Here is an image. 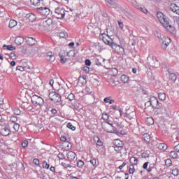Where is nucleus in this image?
<instances>
[{
	"mask_svg": "<svg viewBox=\"0 0 179 179\" xmlns=\"http://www.w3.org/2000/svg\"><path fill=\"white\" fill-rule=\"evenodd\" d=\"M110 99H111V96L106 97V98L103 99V101H104L105 103H108V101H110Z\"/></svg>",
	"mask_w": 179,
	"mask_h": 179,
	"instance_id": "nucleus-63",
	"label": "nucleus"
},
{
	"mask_svg": "<svg viewBox=\"0 0 179 179\" xmlns=\"http://www.w3.org/2000/svg\"><path fill=\"white\" fill-rule=\"evenodd\" d=\"M15 26H17V22H16V20H10L9 24H8V27H10V29H13V27H15Z\"/></svg>",
	"mask_w": 179,
	"mask_h": 179,
	"instance_id": "nucleus-23",
	"label": "nucleus"
},
{
	"mask_svg": "<svg viewBox=\"0 0 179 179\" xmlns=\"http://www.w3.org/2000/svg\"><path fill=\"white\" fill-rule=\"evenodd\" d=\"M143 138L145 142L149 143L150 142V135L149 134L146 133L143 135Z\"/></svg>",
	"mask_w": 179,
	"mask_h": 179,
	"instance_id": "nucleus-27",
	"label": "nucleus"
},
{
	"mask_svg": "<svg viewBox=\"0 0 179 179\" xmlns=\"http://www.w3.org/2000/svg\"><path fill=\"white\" fill-rule=\"evenodd\" d=\"M121 82L122 83H128V82H129V78L125 75H123L121 76Z\"/></svg>",
	"mask_w": 179,
	"mask_h": 179,
	"instance_id": "nucleus-26",
	"label": "nucleus"
},
{
	"mask_svg": "<svg viewBox=\"0 0 179 179\" xmlns=\"http://www.w3.org/2000/svg\"><path fill=\"white\" fill-rule=\"evenodd\" d=\"M85 65H87V66H90V65H92V62H90V59H86L85 60Z\"/></svg>",
	"mask_w": 179,
	"mask_h": 179,
	"instance_id": "nucleus-60",
	"label": "nucleus"
},
{
	"mask_svg": "<svg viewBox=\"0 0 179 179\" xmlns=\"http://www.w3.org/2000/svg\"><path fill=\"white\" fill-rule=\"evenodd\" d=\"M157 17L162 24H163L164 27L168 30V31H174V27L169 23V18L164 15L163 13L158 12L157 13Z\"/></svg>",
	"mask_w": 179,
	"mask_h": 179,
	"instance_id": "nucleus-2",
	"label": "nucleus"
},
{
	"mask_svg": "<svg viewBox=\"0 0 179 179\" xmlns=\"http://www.w3.org/2000/svg\"><path fill=\"white\" fill-rule=\"evenodd\" d=\"M172 174H173V176H175V177H177V176L179 175V170H178V169L174 168V169L172 170Z\"/></svg>",
	"mask_w": 179,
	"mask_h": 179,
	"instance_id": "nucleus-35",
	"label": "nucleus"
},
{
	"mask_svg": "<svg viewBox=\"0 0 179 179\" xmlns=\"http://www.w3.org/2000/svg\"><path fill=\"white\" fill-rule=\"evenodd\" d=\"M43 169H50V164H47V162H43Z\"/></svg>",
	"mask_w": 179,
	"mask_h": 179,
	"instance_id": "nucleus-51",
	"label": "nucleus"
},
{
	"mask_svg": "<svg viewBox=\"0 0 179 179\" xmlns=\"http://www.w3.org/2000/svg\"><path fill=\"white\" fill-rule=\"evenodd\" d=\"M150 99L151 101V106L152 108H157V110L159 108H162V103H159V100H157V98H156L155 96H152Z\"/></svg>",
	"mask_w": 179,
	"mask_h": 179,
	"instance_id": "nucleus-6",
	"label": "nucleus"
},
{
	"mask_svg": "<svg viewBox=\"0 0 179 179\" xmlns=\"http://www.w3.org/2000/svg\"><path fill=\"white\" fill-rule=\"evenodd\" d=\"M66 157L69 162H73L76 159V154L74 152L69 151L66 154Z\"/></svg>",
	"mask_w": 179,
	"mask_h": 179,
	"instance_id": "nucleus-13",
	"label": "nucleus"
},
{
	"mask_svg": "<svg viewBox=\"0 0 179 179\" xmlns=\"http://www.w3.org/2000/svg\"><path fill=\"white\" fill-rule=\"evenodd\" d=\"M174 149L176 152H179V144H178L177 145H176L174 147Z\"/></svg>",
	"mask_w": 179,
	"mask_h": 179,
	"instance_id": "nucleus-64",
	"label": "nucleus"
},
{
	"mask_svg": "<svg viewBox=\"0 0 179 179\" xmlns=\"http://www.w3.org/2000/svg\"><path fill=\"white\" fill-rule=\"evenodd\" d=\"M169 79H171V80H173V82H176V80H177V76H176L175 73H171L169 75Z\"/></svg>",
	"mask_w": 179,
	"mask_h": 179,
	"instance_id": "nucleus-33",
	"label": "nucleus"
},
{
	"mask_svg": "<svg viewBox=\"0 0 179 179\" xmlns=\"http://www.w3.org/2000/svg\"><path fill=\"white\" fill-rule=\"evenodd\" d=\"M49 97L52 101H54V103H59V101H61V96L57 92H50L49 94Z\"/></svg>",
	"mask_w": 179,
	"mask_h": 179,
	"instance_id": "nucleus-7",
	"label": "nucleus"
},
{
	"mask_svg": "<svg viewBox=\"0 0 179 179\" xmlns=\"http://www.w3.org/2000/svg\"><path fill=\"white\" fill-rule=\"evenodd\" d=\"M46 59L47 61H50V62H54L55 61V56L52 55V52H49L47 53Z\"/></svg>",
	"mask_w": 179,
	"mask_h": 179,
	"instance_id": "nucleus-15",
	"label": "nucleus"
},
{
	"mask_svg": "<svg viewBox=\"0 0 179 179\" xmlns=\"http://www.w3.org/2000/svg\"><path fill=\"white\" fill-rule=\"evenodd\" d=\"M101 37L103 43L112 47L113 50H114L117 54H122V52H124V48L120 47V45H117V43H113V39H111L108 35L103 34Z\"/></svg>",
	"mask_w": 179,
	"mask_h": 179,
	"instance_id": "nucleus-1",
	"label": "nucleus"
},
{
	"mask_svg": "<svg viewBox=\"0 0 179 179\" xmlns=\"http://www.w3.org/2000/svg\"><path fill=\"white\" fill-rule=\"evenodd\" d=\"M102 128L106 132H112L111 129H113V123L110 122H105L102 124Z\"/></svg>",
	"mask_w": 179,
	"mask_h": 179,
	"instance_id": "nucleus-12",
	"label": "nucleus"
},
{
	"mask_svg": "<svg viewBox=\"0 0 179 179\" xmlns=\"http://www.w3.org/2000/svg\"><path fill=\"white\" fill-rule=\"evenodd\" d=\"M31 101L34 104H37L38 106H41L42 104H44V99L37 95H34L31 97Z\"/></svg>",
	"mask_w": 179,
	"mask_h": 179,
	"instance_id": "nucleus-8",
	"label": "nucleus"
},
{
	"mask_svg": "<svg viewBox=\"0 0 179 179\" xmlns=\"http://www.w3.org/2000/svg\"><path fill=\"white\" fill-rule=\"evenodd\" d=\"M33 163L34 164H35L36 166H38V164H40V161H38V159H34L33 160Z\"/></svg>",
	"mask_w": 179,
	"mask_h": 179,
	"instance_id": "nucleus-55",
	"label": "nucleus"
},
{
	"mask_svg": "<svg viewBox=\"0 0 179 179\" xmlns=\"http://www.w3.org/2000/svg\"><path fill=\"white\" fill-rule=\"evenodd\" d=\"M67 99L71 101V100L75 99V95L73 93H71L68 95Z\"/></svg>",
	"mask_w": 179,
	"mask_h": 179,
	"instance_id": "nucleus-43",
	"label": "nucleus"
},
{
	"mask_svg": "<svg viewBox=\"0 0 179 179\" xmlns=\"http://www.w3.org/2000/svg\"><path fill=\"white\" fill-rule=\"evenodd\" d=\"M150 106H152V102L150 99V100L145 103V108H148V107H150Z\"/></svg>",
	"mask_w": 179,
	"mask_h": 179,
	"instance_id": "nucleus-50",
	"label": "nucleus"
},
{
	"mask_svg": "<svg viewBox=\"0 0 179 179\" xmlns=\"http://www.w3.org/2000/svg\"><path fill=\"white\" fill-rule=\"evenodd\" d=\"M158 97L160 100L164 101L166 100V94L164 93H159Z\"/></svg>",
	"mask_w": 179,
	"mask_h": 179,
	"instance_id": "nucleus-36",
	"label": "nucleus"
},
{
	"mask_svg": "<svg viewBox=\"0 0 179 179\" xmlns=\"http://www.w3.org/2000/svg\"><path fill=\"white\" fill-rule=\"evenodd\" d=\"M36 18L37 17L36 16V15L33 13H29L27 15V19H28L29 22H34Z\"/></svg>",
	"mask_w": 179,
	"mask_h": 179,
	"instance_id": "nucleus-19",
	"label": "nucleus"
},
{
	"mask_svg": "<svg viewBox=\"0 0 179 179\" xmlns=\"http://www.w3.org/2000/svg\"><path fill=\"white\" fill-rule=\"evenodd\" d=\"M146 122L148 125H153L155 124V120H153V117H148Z\"/></svg>",
	"mask_w": 179,
	"mask_h": 179,
	"instance_id": "nucleus-30",
	"label": "nucleus"
},
{
	"mask_svg": "<svg viewBox=\"0 0 179 179\" xmlns=\"http://www.w3.org/2000/svg\"><path fill=\"white\" fill-rule=\"evenodd\" d=\"M62 166L64 167V169H71V167H72L70 164L64 162L62 163Z\"/></svg>",
	"mask_w": 179,
	"mask_h": 179,
	"instance_id": "nucleus-46",
	"label": "nucleus"
},
{
	"mask_svg": "<svg viewBox=\"0 0 179 179\" xmlns=\"http://www.w3.org/2000/svg\"><path fill=\"white\" fill-rule=\"evenodd\" d=\"M57 156L61 160H64V159H65V155L63 153L60 152Z\"/></svg>",
	"mask_w": 179,
	"mask_h": 179,
	"instance_id": "nucleus-52",
	"label": "nucleus"
},
{
	"mask_svg": "<svg viewBox=\"0 0 179 179\" xmlns=\"http://www.w3.org/2000/svg\"><path fill=\"white\" fill-rule=\"evenodd\" d=\"M102 120H104V121H107L108 120V114L103 113L102 114Z\"/></svg>",
	"mask_w": 179,
	"mask_h": 179,
	"instance_id": "nucleus-48",
	"label": "nucleus"
},
{
	"mask_svg": "<svg viewBox=\"0 0 179 179\" xmlns=\"http://www.w3.org/2000/svg\"><path fill=\"white\" fill-rule=\"evenodd\" d=\"M159 43H162V47L164 50H166L170 43H171V39L165 36H160L159 37Z\"/></svg>",
	"mask_w": 179,
	"mask_h": 179,
	"instance_id": "nucleus-4",
	"label": "nucleus"
},
{
	"mask_svg": "<svg viewBox=\"0 0 179 179\" xmlns=\"http://www.w3.org/2000/svg\"><path fill=\"white\" fill-rule=\"evenodd\" d=\"M55 15L57 19H64L65 17V10L60 7L57 8L55 10Z\"/></svg>",
	"mask_w": 179,
	"mask_h": 179,
	"instance_id": "nucleus-3",
	"label": "nucleus"
},
{
	"mask_svg": "<svg viewBox=\"0 0 179 179\" xmlns=\"http://www.w3.org/2000/svg\"><path fill=\"white\" fill-rule=\"evenodd\" d=\"M10 121H11V122H16V121H17V117H16L15 116H12L10 117Z\"/></svg>",
	"mask_w": 179,
	"mask_h": 179,
	"instance_id": "nucleus-56",
	"label": "nucleus"
},
{
	"mask_svg": "<svg viewBox=\"0 0 179 179\" xmlns=\"http://www.w3.org/2000/svg\"><path fill=\"white\" fill-rule=\"evenodd\" d=\"M3 47V48H6V50H8V51H13V50H16V48L15 46H13L12 45H4Z\"/></svg>",
	"mask_w": 179,
	"mask_h": 179,
	"instance_id": "nucleus-29",
	"label": "nucleus"
},
{
	"mask_svg": "<svg viewBox=\"0 0 179 179\" xmlns=\"http://www.w3.org/2000/svg\"><path fill=\"white\" fill-rule=\"evenodd\" d=\"M129 173L130 174H134V173H135V166L134 165H130Z\"/></svg>",
	"mask_w": 179,
	"mask_h": 179,
	"instance_id": "nucleus-39",
	"label": "nucleus"
},
{
	"mask_svg": "<svg viewBox=\"0 0 179 179\" xmlns=\"http://www.w3.org/2000/svg\"><path fill=\"white\" fill-rule=\"evenodd\" d=\"M57 94H59V96H64L65 94V89L64 87H61L57 90Z\"/></svg>",
	"mask_w": 179,
	"mask_h": 179,
	"instance_id": "nucleus-31",
	"label": "nucleus"
},
{
	"mask_svg": "<svg viewBox=\"0 0 179 179\" xmlns=\"http://www.w3.org/2000/svg\"><path fill=\"white\" fill-rule=\"evenodd\" d=\"M10 57L11 59H16V58H17L16 54H15V53H11V54L10 55Z\"/></svg>",
	"mask_w": 179,
	"mask_h": 179,
	"instance_id": "nucleus-59",
	"label": "nucleus"
},
{
	"mask_svg": "<svg viewBox=\"0 0 179 179\" xmlns=\"http://www.w3.org/2000/svg\"><path fill=\"white\" fill-rule=\"evenodd\" d=\"M151 66H152V68H158L159 62L157 60L154 61L152 63H151Z\"/></svg>",
	"mask_w": 179,
	"mask_h": 179,
	"instance_id": "nucleus-37",
	"label": "nucleus"
},
{
	"mask_svg": "<svg viewBox=\"0 0 179 179\" xmlns=\"http://www.w3.org/2000/svg\"><path fill=\"white\" fill-rule=\"evenodd\" d=\"M17 71H20V72H23L24 71V67L18 66H17Z\"/></svg>",
	"mask_w": 179,
	"mask_h": 179,
	"instance_id": "nucleus-53",
	"label": "nucleus"
},
{
	"mask_svg": "<svg viewBox=\"0 0 179 179\" xmlns=\"http://www.w3.org/2000/svg\"><path fill=\"white\" fill-rule=\"evenodd\" d=\"M14 114H15V115H20V110H19V109H15V110H14Z\"/></svg>",
	"mask_w": 179,
	"mask_h": 179,
	"instance_id": "nucleus-57",
	"label": "nucleus"
},
{
	"mask_svg": "<svg viewBox=\"0 0 179 179\" xmlns=\"http://www.w3.org/2000/svg\"><path fill=\"white\" fill-rule=\"evenodd\" d=\"M40 2L41 1L39 0H31V3H32V5H34L35 6L38 5Z\"/></svg>",
	"mask_w": 179,
	"mask_h": 179,
	"instance_id": "nucleus-44",
	"label": "nucleus"
},
{
	"mask_svg": "<svg viewBox=\"0 0 179 179\" xmlns=\"http://www.w3.org/2000/svg\"><path fill=\"white\" fill-rule=\"evenodd\" d=\"M129 162L131 165L136 166L138 164V159H136L135 157H130Z\"/></svg>",
	"mask_w": 179,
	"mask_h": 179,
	"instance_id": "nucleus-22",
	"label": "nucleus"
},
{
	"mask_svg": "<svg viewBox=\"0 0 179 179\" xmlns=\"http://www.w3.org/2000/svg\"><path fill=\"white\" fill-rule=\"evenodd\" d=\"M83 71H84V72H86L87 73H89V72H90V68H89L87 66H84L83 67Z\"/></svg>",
	"mask_w": 179,
	"mask_h": 179,
	"instance_id": "nucleus-54",
	"label": "nucleus"
},
{
	"mask_svg": "<svg viewBox=\"0 0 179 179\" xmlns=\"http://www.w3.org/2000/svg\"><path fill=\"white\" fill-rule=\"evenodd\" d=\"M66 55L70 57H75V50H70L69 52H67Z\"/></svg>",
	"mask_w": 179,
	"mask_h": 179,
	"instance_id": "nucleus-34",
	"label": "nucleus"
},
{
	"mask_svg": "<svg viewBox=\"0 0 179 179\" xmlns=\"http://www.w3.org/2000/svg\"><path fill=\"white\" fill-rule=\"evenodd\" d=\"M59 57L60 58V62L62 64H65V62H66V58L65 57H66V53L65 52V51L62 50L59 54Z\"/></svg>",
	"mask_w": 179,
	"mask_h": 179,
	"instance_id": "nucleus-14",
	"label": "nucleus"
},
{
	"mask_svg": "<svg viewBox=\"0 0 179 179\" xmlns=\"http://www.w3.org/2000/svg\"><path fill=\"white\" fill-rule=\"evenodd\" d=\"M42 26H43L45 29H48V27H52V26H54L52 19L48 18L47 20H43L42 22Z\"/></svg>",
	"mask_w": 179,
	"mask_h": 179,
	"instance_id": "nucleus-11",
	"label": "nucleus"
},
{
	"mask_svg": "<svg viewBox=\"0 0 179 179\" xmlns=\"http://www.w3.org/2000/svg\"><path fill=\"white\" fill-rule=\"evenodd\" d=\"M109 75L110 76H117L118 75V70L115 68L110 69L109 70Z\"/></svg>",
	"mask_w": 179,
	"mask_h": 179,
	"instance_id": "nucleus-20",
	"label": "nucleus"
},
{
	"mask_svg": "<svg viewBox=\"0 0 179 179\" xmlns=\"http://www.w3.org/2000/svg\"><path fill=\"white\" fill-rule=\"evenodd\" d=\"M105 1L109 6H115V5H117V1L115 0H105Z\"/></svg>",
	"mask_w": 179,
	"mask_h": 179,
	"instance_id": "nucleus-24",
	"label": "nucleus"
},
{
	"mask_svg": "<svg viewBox=\"0 0 179 179\" xmlns=\"http://www.w3.org/2000/svg\"><path fill=\"white\" fill-rule=\"evenodd\" d=\"M135 117V113L131 112L130 113H126L124 118L126 121H131V120H134V117Z\"/></svg>",
	"mask_w": 179,
	"mask_h": 179,
	"instance_id": "nucleus-16",
	"label": "nucleus"
},
{
	"mask_svg": "<svg viewBox=\"0 0 179 179\" xmlns=\"http://www.w3.org/2000/svg\"><path fill=\"white\" fill-rule=\"evenodd\" d=\"M59 37H61L62 38H64L65 37H66V33L65 32H62L59 34Z\"/></svg>",
	"mask_w": 179,
	"mask_h": 179,
	"instance_id": "nucleus-61",
	"label": "nucleus"
},
{
	"mask_svg": "<svg viewBox=\"0 0 179 179\" xmlns=\"http://www.w3.org/2000/svg\"><path fill=\"white\" fill-rule=\"evenodd\" d=\"M170 157H171V159H177L178 157V155H177L176 151H171L170 152Z\"/></svg>",
	"mask_w": 179,
	"mask_h": 179,
	"instance_id": "nucleus-32",
	"label": "nucleus"
},
{
	"mask_svg": "<svg viewBox=\"0 0 179 179\" xmlns=\"http://www.w3.org/2000/svg\"><path fill=\"white\" fill-rule=\"evenodd\" d=\"M178 6H177V5L174 3H171L170 6V10H171V12H173L174 13H177V10H178Z\"/></svg>",
	"mask_w": 179,
	"mask_h": 179,
	"instance_id": "nucleus-21",
	"label": "nucleus"
},
{
	"mask_svg": "<svg viewBox=\"0 0 179 179\" xmlns=\"http://www.w3.org/2000/svg\"><path fill=\"white\" fill-rule=\"evenodd\" d=\"M21 145L24 149H26V148H27V145H29V142H27V141H24L21 143Z\"/></svg>",
	"mask_w": 179,
	"mask_h": 179,
	"instance_id": "nucleus-45",
	"label": "nucleus"
},
{
	"mask_svg": "<svg viewBox=\"0 0 179 179\" xmlns=\"http://www.w3.org/2000/svg\"><path fill=\"white\" fill-rule=\"evenodd\" d=\"M118 24L121 30H124V24L122 22H118Z\"/></svg>",
	"mask_w": 179,
	"mask_h": 179,
	"instance_id": "nucleus-62",
	"label": "nucleus"
},
{
	"mask_svg": "<svg viewBox=\"0 0 179 179\" xmlns=\"http://www.w3.org/2000/svg\"><path fill=\"white\" fill-rule=\"evenodd\" d=\"M67 128H69V129H71V131H75L76 129V127H75L72 123H68L67 124Z\"/></svg>",
	"mask_w": 179,
	"mask_h": 179,
	"instance_id": "nucleus-38",
	"label": "nucleus"
},
{
	"mask_svg": "<svg viewBox=\"0 0 179 179\" xmlns=\"http://www.w3.org/2000/svg\"><path fill=\"white\" fill-rule=\"evenodd\" d=\"M165 164L167 167H170V166H171V159H167L166 161H165Z\"/></svg>",
	"mask_w": 179,
	"mask_h": 179,
	"instance_id": "nucleus-41",
	"label": "nucleus"
},
{
	"mask_svg": "<svg viewBox=\"0 0 179 179\" xmlns=\"http://www.w3.org/2000/svg\"><path fill=\"white\" fill-rule=\"evenodd\" d=\"M113 145L115 146V150L117 153H120L121 150H122L124 143H122V141H121V140L120 139L114 140Z\"/></svg>",
	"mask_w": 179,
	"mask_h": 179,
	"instance_id": "nucleus-5",
	"label": "nucleus"
},
{
	"mask_svg": "<svg viewBox=\"0 0 179 179\" xmlns=\"http://www.w3.org/2000/svg\"><path fill=\"white\" fill-rule=\"evenodd\" d=\"M1 134L3 136H8V135H10V131L6 128H4L1 130Z\"/></svg>",
	"mask_w": 179,
	"mask_h": 179,
	"instance_id": "nucleus-25",
	"label": "nucleus"
},
{
	"mask_svg": "<svg viewBox=\"0 0 179 179\" xmlns=\"http://www.w3.org/2000/svg\"><path fill=\"white\" fill-rule=\"evenodd\" d=\"M84 164L85 163L82 160H80L77 162L78 167H80V169H82Z\"/></svg>",
	"mask_w": 179,
	"mask_h": 179,
	"instance_id": "nucleus-40",
	"label": "nucleus"
},
{
	"mask_svg": "<svg viewBox=\"0 0 179 179\" xmlns=\"http://www.w3.org/2000/svg\"><path fill=\"white\" fill-rule=\"evenodd\" d=\"M15 43L17 44V45H22L23 43H24V38L22 36L16 37L15 39Z\"/></svg>",
	"mask_w": 179,
	"mask_h": 179,
	"instance_id": "nucleus-17",
	"label": "nucleus"
},
{
	"mask_svg": "<svg viewBox=\"0 0 179 179\" xmlns=\"http://www.w3.org/2000/svg\"><path fill=\"white\" fill-rule=\"evenodd\" d=\"M107 33L109 36H113L114 34V29H110V28L107 29Z\"/></svg>",
	"mask_w": 179,
	"mask_h": 179,
	"instance_id": "nucleus-47",
	"label": "nucleus"
},
{
	"mask_svg": "<svg viewBox=\"0 0 179 179\" xmlns=\"http://www.w3.org/2000/svg\"><path fill=\"white\" fill-rule=\"evenodd\" d=\"M20 128V125L17 123H15L13 126V129H15V131H16V132L19 131Z\"/></svg>",
	"mask_w": 179,
	"mask_h": 179,
	"instance_id": "nucleus-42",
	"label": "nucleus"
},
{
	"mask_svg": "<svg viewBox=\"0 0 179 179\" xmlns=\"http://www.w3.org/2000/svg\"><path fill=\"white\" fill-rule=\"evenodd\" d=\"M138 9L143 12V13H148V10L145 7H138Z\"/></svg>",
	"mask_w": 179,
	"mask_h": 179,
	"instance_id": "nucleus-49",
	"label": "nucleus"
},
{
	"mask_svg": "<svg viewBox=\"0 0 179 179\" xmlns=\"http://www.w3.org/2000/svg\"><path fill=\"white\" fill-rule=\"evenodd\" d=\"M158 149H159V150H166L167 145H166L165 143H160L158 145Z\"/></svg>",
	"mask_w": 179,
	"mask_h": 179,
	"instance_id": "nucleus-28",
	"label": "nucleus"
},
{
	"mask_svg": "<svg viewBox=\"0 0 179 179\" xmlns=\"http://www.w3.org/2000/svg\"><path fill=\"white\" fill-rule=\"evenodd\" d=\"M36 10L43 16H48V15H50V8L46 7L36 8Z\"/></svg>",
	"mask_w": 179,
	"mask_h": 179,
	"instance_id": "nucleus-10",
	"label": "nucleus"
},
{
	"mask_svg": "<svg viewBox=\"0 0 179 179\" xmlns=\"http://www.w3.org/2000/svg\"><path fill=\"white\" fill-rule=\"evenodd\" d=\"M158 110H159V114H162V115H166V117H170V115L171 114L170 108L167 107L161 106V108Z\"/></svg>",
	"mask_w": 179,
	"mask_h": 179,
	"instance_id": "nucleus-9",
	"label": "nucleus"
},
{
	"mask_svg": "<svg viewBox=\"0 0 179 179\" xmlns=\"http://www.w3.org/2000/svg\"><path fill=\"white\" fill-rule=\"evenodd\" d=\"M90 163H91V164H92V166H96V159H92L90 161Z\"/></svg>",
	"mask_w": 179,
	"mask_h": 179,
	"instance_id": "nucleus-58",
	"label": "nucleus"
},
{
	"mask_svg": "<svg viewBox=\"0 0 179 179\" xmlns=\"http://www.w3.org/2000/svg\"><path fill=\"white\" fill-rule=\"evenodd\" d=\"M26 43L28 44V45H34V44L36 43V41L34 38L28 37L26 40Z\"/></svg>",
	"mask_w": 179,
	"mask_h": 179,
	"instance_id": "nucleus-18",
	"label": "nucleus"
}]
</instances>
